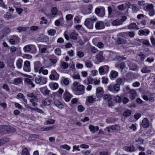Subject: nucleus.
<instances>
[{
  "mask_svg": "<svg viewBox=\"0 0 155 155\" xmlns=\"http://www.w3.org/2000/svg\"><path fill=\"white\" fill-rule=\"evenodd\" d=\"M116 82L117 84H110L107 87V90L112 92H117L120 90V85H123L124 84V80L120 78H118L117 79Z\"/></svg>",
  "mask_w": 155,
  "mask_h": 155,
  "instance_id": "obj_1",
  "label": "nucleus"
},
{
  "mask_svg": "<svg viewBox=\"0 0 155 155\" xmlns=\"http://www.w3.org/2000/svg\"><path fill=\"white\" fill-rule=\"evenodd\" d=\"M73 85L74 87L72 88V90L75 95H83L84 93L85 87L84 85L79 84L78 82H74Z\"/></svg>",
  "mask_w": 155,
  "mask_h": 155,
  "instance_id": "obj_2",
  "label": "nucleus"
},
{
  "mask_svg": "<svg viewBox=\"0 0 155 155\" xmlns=\"http://www.w3.org/2000/svg\"><path fill=\"white\" fill-rule=\"evenodd\" d=\"M35 80L36 84L41 85L45 84L47 82L46 78L40 75L36 77Z\"/></svg>",
  "mask_w": 155,
  "mask_h": 155,
  "instance_id": "obj_3",
  "label": "nucleus"
},
{
  "mask_svg": "<svg viewBox=\"0 0 155 155\" xmlns=\"http://www.w3.org/2000/svg\"><path fill=\"white\" fill-rule=\"evenodd\" d=\"M96 20V19L92 18H87L84 22V25L89 29H92L93 27L94 21Z\"/></svg>",
  "mask_w": 155,
  "mask_h": 155,
  "instance_id": "obj_4",
  "label": "nucleus"
},
{
  "mask_svg": "<svg viewBox=\"0 0 155 155\" xmlns=\"http://www.w3.org/2000/svg\"><path fill=\"white\" fill-rule=\"evenodd\" d=\"M95 12L97 15L101 17H103L105 15V10L103 7L96 8Z\"/></svg>",
  "mask_w": 155,
  "mask_h": 155,
  "instance_id": "obj_5",
  "label": "nucleus"
},
{
  "mask_svg": "<svg viewBox=\"0 0 155 155\" xmlns=\"http://www.w3.org/2000/svg\"><path fill=\"white\" fill-rule=\"evenodd\" d=\"M59 75L55 70H53L51 71V74L49 76L50 79L52 80H57L59 78Z\"/></svg>",
  "mask_w": 155,
  "mask_h": 155,
  "instance_id": "obj_6",
  "label": "nucleus"
},
{
  "mask_svg": "<svg viewBox=\"0 0 155 155\" xmlns=\"http://www.w3.org/2000/svg\"><path fill=\"white\" fill-rule=\"evenodd\" d=\"M104 23L102 21H99L97 22L95 24V28L97 29H101L104 28Z\"/></svg>",
  "mask_w": 155,
  "mask_h": 155,
  "instance_id": "obj_7",
  "label": "nucleus"
},
{
  "mask_svg": "<svg viewBox=\"0 0 155 155\" xmlns=\"http://www.w3.org/2000/svg\"><path fill=\"white\" fill-rule=\"evenodd\" d=\"M72 97V95L67 91H65L63 94V98L67 102L69 101Z\"/></svg>",
  "mask_w": 155,
  "mask_h": 155,
  "instance_id": "obj_8",
  "label": "nucleus"
},
{
  "mask_svg": "<svg viewBox=\"0 0 155 155\" xmlns=\"http://www.w3.org/2000/svg\"><path fill=\"white\" fill-rule=\"evenodd\" d=\"M30 62L28 61H25L24 62L23 69L27 72L30 71Z\"/></svg>",
  "mask_w": 155,
  "mask_h": 155,
  "instance_id": "obj_9",
  "label": "nucleus"
},
{
  "mask_svg": "<svg viewBox=\"0 0 155 155\" xmlns=\"http://www.w3.org/2000/svg\"><path fill=\"white\" fill-rule=\"evenodd\" d=\"M92 8V6L91 5H89L85 9L82 11V12L84 15L90 13L91 12V10Z\"/></svg>",
  "mask_w": 155,
  "mask_h": 155,
  "instance_id": "obj_10",
  "label": "nucleus"
},
{
  "mask_svg": "<svg viewBox=\"0 0 155 155\" xmlns=\"http://www.w3.org/2000/svg\"><path fill=\"white\" fill-rule=\"evenodd\" d=\"M103 53V51H100L96 56V59L100 62L103 61L104 59V57L102 55Z\"/></svg>",
  "mask_w": 155,
  "mask_h": 155,
  "instance_id": "obj_11",
  "label": "nucleus"
},
{
  "mask_svg": "<svg viewBox=\"0 0 155 155\" xmlns=\"http://www.w3.org/2000/svg\"><path fill=\"white\" fill-rule=\"evenodd\" d=\"M42 66V64L39 61H37L34 63V70L35 72H38L40 67Z\"/></svg>",
  "mask_w": 155,
  "mask_h": 155,
  "instance_id": "obj_12",
  "label": "nucleus"
},
{
  "mask_svg": "<svg viewBox=\"0 0 155 155\" xmlns=\"http://www.w3.org/2000/svg\"><path fill=\"white\" fill-rule=\"evenodd\" d=\"M123 21L120 19H117L113 20L111 22L112 25L113 26H118L122 24Z\"/></svg>",
  "mask_w": 155,
  "mask_h": 155,
  "instance_id": "obj_13",
  "label": "nucleus"
},
{
  "mask_svg": "<svg viewBox=\"0 0 155 155\" xmlns=\"http://www.w3.org/2000/svg\"><path fill=\"white\" fill-rule=\"evenodd\" d=\"M149 33V30L147 29H145L143 30H140L138 31V34L140 35L146 36L148 35Z\"/></svg>",
  "mask_w": 155,
  "mask_h": 155,
  "instance_id": "obj_14",
  "label": "nucleus"
},
{
  "mask_svg": "<svg viewBox=\"0 0 155 155\" xmlns=\"http://www.w3.org/2000/svg\"><path fill=\"white\" fill-rule=\"evenodd\" d=\"M141 124L144 128H147L148 127L149 125V123L147 118H144L142 121Z\"/></svg>",
  "mask_w": 155,
  "mask_h": 155,
  "instance_id": "obj_15",
  "label": "nucleus"
},
{
  "mask_svg": "<svg viewBox=\"0 0 155 155\" xmlns=\"http://www.w3.org/2000/svg\"><path fill=\"white\" fill-rule=\"evenodd\" d=\"M89 128L93 133H94L95 132L99 130V127L98 126H94L92 125H90L89 126Z\"/></svg>",
  "mask_w": 155,
  "mask_h": 155,
  "instance_id": "obj_16",
  "label": "nucleus"
},
{
  "mask_svg": "<svg viewBox=\"0 0 155 155\" xmlns=\"http://www.w3.org/2000/svg\"><path fill=\"white\" fill-rule=\"evenodd\" d=\"M130 94V98L132 100H134L136 97V91L134 90H130L129 91Z\"/></svg>",
  "mask_w": 155,
  "mask_h": 155,
  "instance_id": "obj_17",
  "label": "nucleus"
},
{
  "mask_svg": "<svg viewBox=\"0 0 155 155\" xmlns=\"http://www.w3.org/2000/svg\"><path fill=\"white\" fill-rule=\"evenodd\" d=\"M40 91L44 95H48L50 92V90H48L46 87H44L40 89Z\"/></svg>",
  "mask_w": 155,
  "mask_h": 155,
  "instance_id": "obj_18",
  "label": "nucleus"
},
{
  "mask_svg": "<svg viewBox=\"0 0 155 155\" xmlns=\"http://www.w3.org/2000/svg\"><path fill=\"white\" fill-rule=\"evenodd\" d=\"M120 127L117 124H115L106 127V129H110L112 130H119Z\"/></svg>",
  "mask_w": 155,
  "mask_h": 155,
  "instance_id": "obj_19",
  "label": "nucleus"
},
{
  "mask_svg": "<svg viewBox=\"0 0 155 155\" xmlns=\"http://www.w3.org/2000/svg\"><path fill=\"white\" fill-rule=\"evenodd\" d=\"M123 149L125 150L128 152H132L134 151L135 148L133 145L130 146L129 147L127 146L124 147Z\"/></svg>",
  "mask_w": 155,
  "mask_h": 155,
  "instance_id": "obj_20",
  "label": "nucleus"
},
{
  "mask_svg": "<svg viewBox=\"0 0 155 155\" xmlns=\"http://www.w3.org/2000/svg\"><path fill=\"white\" fill-rule=\"evenodd\" d=\"M6 133H13L15 131V129L10 126H6Z\"/></svg>",
  "mask_w": 155,
  "mask_h": 155,
  "instance_id": "obj_21",
  "label": "nucleus"
},
{
  "mask_svg": "<svg viewBox=\"0 0 155 155\" xmlns=\"http://www.w3.org/2000/svg\"><path fill=\"white\" fill-rule=\"evenodd\" d=\"M52 100L49 99L48 97L47 98L42 101V104L44 106L49 105Z\"/></svg>",
  "mask_w": 155,
  "mask_h": 155,
  "instance_id": "obj_22",
  "label": "nucleus"
},
{
  "mask_svg": "<svg viewBox=\"0 0 155 155\" xmlns=\"http://www.w3.org/2000/svg\"><path fill=\"white\" fill-rule=\"evenodd\" d=\"M127 28L129 29H135L137 30L139 29V27L136 24L134 23H132L129 25Z\"/></svg>",
  "mask_w": 155,
  "mask_h": 155,
  "instance_id": "obj_23",
  "label": "nucleus"
},
{
  "mask_svg": "<svg viewBox=\"0 0 155 155\" xmlns=\"http://www.w3.org/2000/svg\"><path fill=\"white\" fill-rule=\"evenodd\" d=\"M110 75V78L113 79L116 78L118 76V73L116 71H111Z\"/></svg>",
  "mask_w": 155,
  "mask_h": 155,
  "instance_id": "obj_24",
  "label": "nucleus"
},
{
  "mask_svg": "<svg viewBox=\"0 0 155 155\" xmlns=\"http://www.w3.org/2000/svg\"><path fill=\"white\" fill-rule=\"evenodd\" d=\"M25 81L31 87H35V85L31 79L28 78H26L25 79Z\"/></svg>",
  "mask_w": 155,
  "mask_h": 155,
  "instance_id": "obj_25",
  "label": "nucleus"
},
{
  "mask_svg": "<svg viewBox=\"0 0 155 155\" xmlns=\"http://www.w3.org/2000/svg\"><path fill=\"white\" fill-rule=\"evenodd\" d=\"M61 83L62 84H64L65 85H68L69 84V81L68 78L63 77L61 78Z\"/></svg>",
  "mask_w": 155,
  "mask_h": 155,
  "instance_id": "obj_26",
  "label": "nucleus"
},
{
  "mask_svg": "<svg viewBox=\"0 0 155 155\" xmlns=\"http://www.w3.org/2000/svg\"><path fill=\"white\" fill-rule=\"evenodd\" d=\"M126 43V40L123 38H119L116 41V44L117 45L125 44Z\"/></svg>",
  "mask_w": 155,
  "mask_h": 155,
  "instance_id": "obj_27",
  "label": "nucleus"
},
{
  "mask_svg": "<svg viewBox=\"0 0 155 155\" xmlns=\"http://www.w3.org/2000/svg\"><path fill=\"white\" fill-rule=\"evenodd\" d=\"M124 35L126 36H129L130 38H133L135 35V33L134 31H128L124 32Z\"/></svg>",
  "mask_w": 155,
  "mask_h": 155,
  "instance_id": "obj_28",
  "label": "nucleus"
},
{
  "mask_svg": "<svg viewBox=\"0 0 155 155\" xmlns=\"http://www.w3.org/2000/svg\"><path fill=\"white\" fill-rule=\"evenodd\" d=\"M4 34L5 35L8 33H9L11 32V30L9 28L8 26L5 27L3 30Z\"/></svg>",
  "mask_w": 155,
  "mask_h": 155,
  "instance_id": "obj_29",
  "label": "nucleus"
},
{
  "mask_svg": "<svg viewBox=\"0 0 155 155\" xmlns=\"http://www.w3.org/2000/svg\"><path fill=\"white\" fill-rule=\"evenodd\" d=\"M78 34L74 32H71L70 35V37L71 39L73 40H76L77 39V37Z\"/></svg>",
  "mask_w": 155,
  "mask_h": 155,
  "instance_id": "obj_30",
  "label": "nucleus"
},
{
  "mask_svg": "<svg viewBox=\"0 0 155 155\" xmlns=\"http://www.w3.org/2000/svg\"><path fill=\"white\" fill-rule=\"evenodd\" d=\"M30 102L32 103V104L33 106H35L37 105V104L36 102L38 101V99L37 97L32 98L30 100Z\"/></svg>",
  "mask_w": 155,
  "mask_h": 155,
  "instance_id": "obj_31",
  "label": "nucleus"
},
{
  "mask_svg": "<svg viewBox=\"0 0 155 155\" xmlns=\"http://www.w3.org/2000/svg\"><path fill=\"white\" fill-rule=\"evenodd\" d=\"M49 86L52 89H56L58 87V85L57 83H51L49 84Z\"/></svg>",
  "mask_w": 155,
  "mask_h": 155,
  "instance_id": "obj_32",
  "label": "nucleus"
},
{
  "mask_svg": "<svg viewBox=\"0 0 155 155\" xmlns=\"http://www.w3.org/2000/svg\"><path fill=\"white\" fill-rule=\"evenodd\" d=\"M22 81V79L21 78H16L13 81V84H15L18 85L20 84Z\"/></svg>",
  "mask_w": 155,
  "mask_h": 155,
  "instance_id": "obj_33",
  "label": "nucleus"
},
{
  "mask_svg": "<svg viewBox=\"0 0 155 155\" xmlns=\"http://www.w3.org/2000/svg\"><path fill=\"white\" fill-rule=\"evenodd\" d=\"M9 139L8 138L1 139L0 140V146H1L5 144L6 142L8 141Z\"/></svg>",
  "mask_w": 155,
  "mask_h": 155,
  "instance_id": "obj_34",
  "label": "nucleus"
},
{
  "mask_svg": "<svg viewBox=\"0 0 155 155\" xmlns=\"http://www.w3.org/2000/svg\"><path fill=\"white\" fill-rule=\"evenodd\" d=\"M0 133H6V126L2 125L0 126Z\"/></svg>",
  "mask_w": 155,
  "mask_h": 155,
  "instance_id": "obj_35",
  "label": "nucleus"
},
{
  "mask_svg": "<svg viewBox=\"0 0 155 155\" xmlns=\"http://www.w3.org/2000/svg\"><path fill=\"white\" fill-rule=\"evenodd\" d=\"M22 62V59H19L17 61L16 65L18 68L20 69L21 68Z\"/></svg>",
  "mask_w": 155,
  "mask_h": 155,
  "instance_id": "obj_36",
  "label": "nucleus"
},
{
  "mask_svg": "<svg viewBox=\"0 0 155 155\" xmlns=\"http://www.w3.org/2000/svg\"><path fill=\"white\" fill-rule=\"evenodd\" d=\"M29 28L28 27H25L19 26L17 28V29L18 30L19 32H21V31H25L27 29H28Z\"/></svg>",
  "mask_w": 155,
  "mask_h": 155,
  "instance_id": "obj_37",
  "label": "nucleus"
},
{
  "mask_svg": "<svg viewBox=\"0 0 155 155\" xmlns=\"http://www.w3.org/2000/svg\"><path fill=\"white\" fill-rule=\"evenodd\" d=\"M55 105L59 108H62L63 107V105L61 103L58 101H54Z\"/></svg>",
  "mask_w": 155,
  "mask_h": 155,
  "instance_id": "obj_38",
  "label": "nucleus"
},
{
  "mask_svg": "<svg viewBox=\"0 0 155 155\" xmlns=\"http://www.w3.org/2000/svg\"><path fill=\"white\" fill-rule=\"evenodd\" d=\"M130 8L132 9L133 12L134 13L136 12L139 10L138 8L135 4H133V6H131Z\"/></svg>",
  "mask_w": 155,
  "mask_h": 155,
  "instance_id": "obj_39",
  "label": "nucleus"
},
{
  "mask_svg": "<svg viewBox=\"0 0 155 155\" xmlns=\"http://www.w3.org/2000/svg\"><path fill=\"white\" fill-rule=\"evenodd\" d=\"M131 113L130 110H127L124 112L123 115L124 117H128L131 115Z\"/></svg>",
  "mask_w": 155,
  "mask_h": 155,
  "instance_id": "obj_40",
  "label": "nucleus"
},
{
  "mask_svg": "<svg viewBox=\"0 0 155 155\" xmlns=\"http://www.w3.org/2000/svg\"><path fill=\"white\" fill-rule=\"evenodd\" d=\"M48 34L51 36H54L56 33V31L55 29H51L48 31Z\"/></svg>",
  "mask_w": 155,
  "mask_h": 155,
  "instance_id": "obj_41",
  "label": "nucleus"
},
{
  "mask_svg": "<svg viewBox=\"0 0 155 155\" xmlns=\"http://www.w3.org/2000/svg\"><path fill=\"white\" fill-rule=\"evenodd\" d=\"M85 65L86 67L88 68H91L93 67V64L92 62L90 61L85 62Z\"/></svg>",
  "mask_w": 155,
  "mask_h": 155,
  "instance_id": "obj_42",
  "label": "nucleus"
},
{
  "mask_svg": "<svg viewBox=\"0 0 155 155\" xmlns=\"http://www.w3.org/2000/svg\"><path fill=\"white\" fill-rule=\"evenodd\" d=\"M31 45H27L25 46L23 48L24 51L25 52H28L31 50Z\"/></svg>",
  "mask_w": 155,
  "mask_h": 155,
  "instance_id": "obj_43",
  "label": "nucleus"
},
{
  "mask_svg": "<svg viewBox=\"0 0 155 155\" xmlns=\"http://www.w3.org/2000/svg\"><path fill=\"white\" fill-rule=\"evenodd\" d=\"M61 66L63 69H66L68 67V63L65 62H63L61 63Z\"/></svg>",
  "mask_w": 155,
  "mask_h": 155,
  "instance_id": "obj_44",
  "label": "nucleus"
},
{
  "mask_svg": "<svg viewBox=\"0 0 155 155\" xmlns=\"http://www.w3.org/2000/svg\"><path fill=\"white\" fill-rule=\"evenodd\" d=\"M153 9V6L152 4H148L146 6V11H148Z\"/></svg>",
  "mask_w": 155,
  "mask_h": 155,
  "instance_id": "obj_45",
  "label": "nucleus"
},
{
  "mask_svg": "<svg viewBox=\"0 0 155 155\" xmlns=\"http://www.w3.org/2000/svg\"><path fill=\"white\" fill-rule=\"evenodd\" d=\"M30 51L31 53L34 54L36 52V48L35 46L33 45H31Z\"/></svg>",
  "mask_w": 155,
  "mask_h": 155,
  "instance_id": "obj_46",
  "label": "nucleus"
},
{
  "mask_svg": "<svg viewBox=\"0 0 155 155\" xmlns=\"http://www.w3.org/2000/svg\"><path fill=\"white\" fill-rule=\"evenodd\" d=\"M103 98L107 101L111 100V96L108 94L104 95L103 96Z\"/></svg>",
  "mask_w": 155,
  "mask_h": 155,
  "instance_id": "obj_47",
  "label": "nucleus"
},
{
  "mask_svg": "<svg viewBox=\"0 0 155 155\" xmlns=\"http://www.w3.org/2000/svg\"><path fill=\"white\" fill-rule=\"evenodd\" d=\"M4 18L7 20H9L12 17L11 14L9 12H7L6 14L4 15Z\"/></svg>",
  "mask_w": 155,
  "mask_h": 155,
  "instance_id": "obj_48",
  "label": "nucleus"
},
{
  "mask_svg": "<svg viewBox=\"0 0 155 155\" xmlns=\"http://www.w3.org/2000/svg\"><path fill=\"white\" fill-rule=\"evenodd\" d=\"M126 58L123 56H116L115 58V60L117 61H121L123 60H126Z\"/></svg>",
  "mask_w": 155,
  "mask_h": 155,
  "instance_id": "obj_49",
  "label": "nucleus"
},
{
  "mask_svg": "<svg viewBox=\"0 0 155 155\" xmlns=\"http://www.w3.org/2000/svg\"><path fill=\"white\" fill-rule=\"evenodd\" d=\"M11 38L14 40L16 43L18 42L20 40L18 37L15 35H13L12 36Z\"/></svg>",
  "mask_w": 155,
  "mask_h": 155,
  "instance_id": "obj_50",
  "label": "nucleus"
},
{
  "mask_svg": "<svg viewBox=\"0 0 155 155\" xmlns=\"http://www.w3.org/2000/svg\"><path fill=\"white\" fill-rule=\"evenodd\" d=\"M141 71L143 73H146L150 72L151 71L148 69L146 67H144L142 69Z\"/></svg>",
  "mask_w": 155,
  "mask_h": 155,
  "instance_id": "obj_51",
  "label": "nucleus"
},
{
  "mask_svg": "<svg viewBox=\"0 0 155 155\" xmlns=\"http://www.w3.org/2000/svg\"><path fill=\"white\" fill-rule=\"evenodd\" d=\"M114 100L116 102L120 103L122 101V98L120 96L117 95L114 97Z\"/></svg>",
  "mask_w": 155,
  "mask_h": 155,
  "instance_id": "obj_52",
  "label": "nucleus"
},
{
  "mask_svg": "<svg viewBox=\"0 0 155 155\" xmlns=\"http://www.w3.org/2000/svg\"><path fill=\"white\" fill-rule=\"evenodd\" d=\"M95 98H94L92 96H90L88 97L87 101L90 103H92L94 101H95Z\"/></svg>",
  "mask_w": 155,
  "mask_h": 155,
  "instance_id": "obj_53",
  "label": "nucleus"
},
{
  "mask_svg": "<svg viewBox=\"0 0 155 155\" xmlns=\"http://www.w3.org/2000/svg\"><path fill=\"white\" fill-rule=\"evenodd\" d=\"M28 151L27 148H25L22 150V155H29Z\"/></svg>",
  "mask_w": 155,
  "mask_h": 155,
  "instance_id": "obj_54",
  "label": "nucleus"
},
{
  "mask_svg": "<svg viewBox=\"0 0 155 155\" xmlns=\"http://www.w3.org/2000/svg\"><path fill=\"white\" fill-rule=\"evenodd\" d=\"M55 122V120L50 119L46 121V124H53Z\"/></svg>",
  "mask_w": 155,
  "mask_h": 155,
  "instance_id": "obj_55",
  "label": "nucleus"
},
{
  "mask_svg": "<svg viewBox=\"0 0 155 155\" xmlns=\"http://www.w3.org/2000/svg\"><path fill=\"white\" fill-rule=\"evenodd\" d=\"M103 89L101 87H98L96 89V95L97 97H99L98 94L102 92Z\"/></svg>",
  "mask_w": 155,
  "mask_h": 155,
  "instance_id": "obj_56",
  "label": "nucleus"
},
{
  "mask_svg": "<svg viewBox=\"0 0 155 155\" xmlns=\"http://www.w3.org/2000/svg\"><path fill=\"white\" fill-rule=\"evenodd\" d=\"M104 69V72L105 74L107 73L108 71L109 67L107 65L102 66Z\"/></svg>",
  "mask_w": 155,
  "mask_h": 155,
  "instance_id": "obj_57",
  "label": "nucleus"
},
{
  "mask_svg": "<svg viewBox=\"0 0 155 155\" xmlns=\"http://www.w3.org/2000/svg\"><path fill=\"white\" fill-rule=\"evenodd\" d=\"M84 107L82 105H78V110L79 112H82L84 110Z\"/></svg>",
  "mask_w": 155,
  "mask_h": 155,
  "instance_id": "obj_58",
  "label": "nucleus"
},
{
  "mask_svg": "<svg viewBox=\"0 0 155 155\" xmlns=\"http://www.w3.org/2000/svg\"><path fill=\"white\" fill-rule=\"evenodd\" d=\"M51 12L53 15H55L57 14L58 10L56 8H53L51 10Z\"/></svg>",
  "mask_w": 155,
  "mask_h": 155,
  "instance_id": "obj_59",
  "label": "nucleus"
},
{
  "mask_svg": "<svg viewBox=\"0 0 155 155\" xmlns=\"http://www.w3.org/2000/svg\"><path fill=\"white\" fill-rule=\"evenodd\" d=\"M94 79L92 78L91 77H88L87 78V80L88 81V83H87V84H93L94 83Z\"/></svg>",
  "mask_w": 155,
  "mask_h": 155,
  "instance_id": "obj_60",
  "label": "nucleus"
},
{
  "mask_svg": "<svg viewBox=\"0 0 155 155\" xmlns=\"http://www.w3.org/2000/svg\"><path fill=\"white\" fill-rule=\"evenodd\" d=\"M54 52L55 54L58 55H61V50L59 48H56Z\"/></svg>",
  "mask_w": 155,
  "mask_h": 155,
  "instance_id": "obj_61",
  "label": "nucleus"
},
{
  "mask_svg": "<svg viewBox=\"0 0 155 155\" xmlns=\"http://www.w3.org/2000/svg\"><path fill=\"white\" fill-rule=\"evenodd\" d=\"M27 96L31 98L37 97L36 95L33 93H28L27 95Z\"/></svg>",
  "mask_w": 155,
  "mask_h": 155,
  "instance_id": "obj_62",
  "label": "nucleus"
},
{
  "mask_svg": "<svg viewBox=\"0 0 155 155\" xmlns=\"http://www.w3.org/2000/svg\"><path fill=\"white\" fill-rule=\"evenodd\" d=\"M150 24L151 27L153 28H155V19L151 21Z\"/></svg>",
  "mask_w": 155,
  "mask_h": 155,
  "instance_id": "obj_63",
  "label": "nucleus"
},
{
  "mask_svg": "<svg viewBox=\"0 0 155 155\" xmlns=\"http://www.w3.org/2000/svg\"><path fill=\"white\" fill-rule=\"evenodd\" d=\"M136 142L138 143V144H142L144 141L143 139H141L140 138H138L137 140H135Z\"/></svg>",
  "mask_w": 155,
  "mask_h": 155,
  "instance_id": "obj_64",
  "label": "nucleus"
}]
</instances>
